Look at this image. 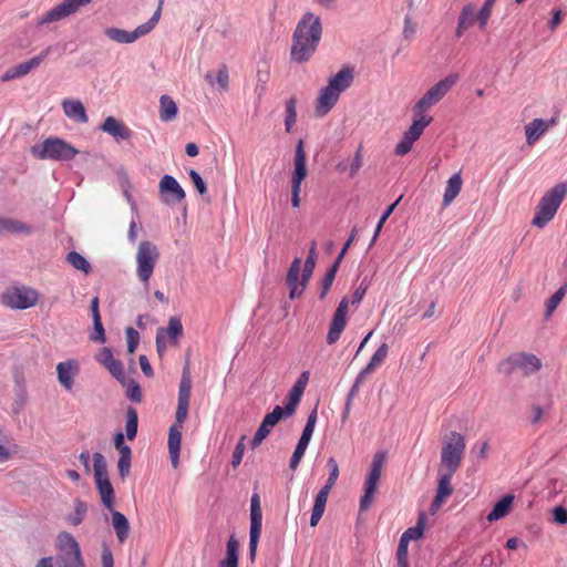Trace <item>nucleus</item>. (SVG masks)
Returning a JSON list of instances; mask_svg holds the SVG:
<instances>
[{
  "label": "nucleus",
  "instance_id": "obj_1",
  "mask_svg": "<svg viewBox=\"0 0 567 567\" xmlns=\"http://www.w3.org/2000/svg\"><path fill=\"white\" fill-rule=\"evenodd\" d=\"M322 37V23L319 16L306 12L298 21L290 49L291 60L305 63L315 54Z\"/></svg>",
  "mask_w": 567,
  "mask_h": 567
},
{
  "label": "nucleus",
  "instance_id": "obj_2",
  "mask_svg": "<svg viewBox=\"0 0 567 567\" xmlns=\"http://www.w3.org/2000/svg\"><path fill=\"white\" fill-rule=\"evenodd\" d=\"M192 391V378L188 369L183 370L182 379L178 388L177 409L175 413V421L168 430V453L174 468L179 464V452L182 443L183 424L188 415V406Z\"/></svg>",
  "mask_w": 567,
  "mask_h": 567
},
{
  "label": "nucleus",
  "instance_id": "obj_3",
  "mask_svg": "<svg viewBox=\"0 0 567 567\" xmlns=\"http://www.w3.org/2000/svg\"><path fill=\"white\" fill-rule=\"evenodd\" d=\"M56 555L41 558L35 567H85L81 547L69 532L56 536Z\"/></svg>",
  "mask_w": 567,
  "mask_h": 567
},
{
  "label": "nucleus",
  "instance_id": "obj_4",
  "mask_svg": "<svg viewBox=\"0 0 567 567\" xmlns=\"http://www.w3.org/2000/svg\"><path fill=\"white\" fill-rule=\"evenodd\" d=\"M354 80L353 69L343 66L337 74L328 80L327 86L321 89L317 99L316 115L324 116L337 104L340 94L348 90Z\"/></svg>",
  "mask_w": 567,
  "mask_h": 567
},
{
  "label": "nucleus",
  "instance_id": "obj_5",
  "mask_svg": "<svg viewBox=\"0 0 567 567\" xmlns=\"http://www.w3.org/2000/svg\"><path fill=\"white\" fill-rule=\"evenodd\" d=\"M30 152L37 159L55 162H69L79 154V150L69 142L54 136L35 143L32 145Z\"/></svg>",
  "mask_w": 567,
  "mask_h": 567
},
{
  "label": "nucleus",
  "instance_id": "obj_6",
  "mask_svg": "<svg viewBox=\"0 0 567 567\" xmlns=\"http://www.w3.org/2000/svg\"><path fill=\"white\" fill-rule=\"evenodd\" d=\"M567 195V184L559 183L551 187L540 198L532 225L538 228L545 227L556 215L557 209Z\"/></svg>",
  "mask_w": 567,
  "mask_h": 567
},
{
  "label": "nucleus",
  "instance_id": "obj_7",
  "mask_svg": "<svg viewBox=\"0 0 567 567\" xmlns=\"http://www.w3.org/2000/svg\"><path fill=\"white\" fill-rule=\"evenodd\" d=\"M386 456L388 453L385 451H379L372 457L369 473L363 484V495L361 496L359 504L361 512L368 511L374 501V495L379 487V482L386 461Z\"/></svg>",
  "mask_w": 567,
  "mask_h": 567
},
{
  "label": "nucleus",
  "instance_id": "obj_8",
  "mask_svg": "<svg viewBox=\"0 0 567 567\" xmlns=\"http://www.w3.org/2000/svg\"><path fill=\"white\" fill-rule=\"evenodd\" d=\"M93 471L101 503L105 508L112 509L115 501V492L109 478L106 460L100 452L93 453Z\"/></svg>",
  "mask_w": 567,
  "mask_h": 567
},
{
  "label": "nucleus",
  "instance_id": "obj_9",
  "mask_svg": "<svg viewBox=\"0 0 567 567\" xmlns=\"http://www.w3.org/2000/svg\"><path fill=\"white\" fill-rule=\"evenodd\" d=\"M542 360L527 352H516L502 360L498 364V372L511 375L516 371H522L524 375H530L542 369Z\"/></svg>",
  "mask_w": 567,
  "mask_h": 567
},
{
  "label": "nucleus",
  "instance_id": "obj_10",
  "mask_svg": "<svg viewBox=\"0 0 567 567\" xmlns=\"http://www.w3.org/2000/svg\"><path fill=\"white\" fill-rule=\"evenodd\" d=\"M163 1L164 0H159L158 8L153 13V16L150 18L148 21H146L145 23H142L141 25L135 28L133 31H126L124 29L112 27V28L105 29V31H104L105 35L114 42L127 44V43H133L137 39L148 34L155 28V25L157 24V22L161 19Z\"/></svg>",
  "mask_w": 567,
  "mask_h": 567
},
{
  "label": "nucleus",
  "instance_id": "obj_11",
  "mask_svg": "<svg viewBox=\"0 0 567 567\" xmlns=\"http://www.w3.org/2000/svg\"><path fill=\"white\" fill-rule=\"evenodd\" d=\"M465 447V437L458 432H451L449 440L442 446L441 466L446 472L455 473L461 465Z\"/></svg>",
  "mask_w": 567,
  "mask_h": 567
},
{
  "label": "nucleus",
  "instance_id": "obj_12",
  "mask_svg": "<svg viewBox=\"0 0 567 567\" xmlns=\"http://www.w3.org/2000/svg\"><path fill=\"white\" fill-rule=\"evenodd\" d=\"M159 258V252L157 247L148 241L144 240L141 241L137 248L136 252V275L137 278L145 284V286L148 285L150 279L153 275L154 268L156 266V262Z\"/></svg>",
  "mask_w": 567,
  "mask_h": 567
},
{
  "label": "nucleus",
  "instance_id": "obj_13",
  "mask_svg": "<svg viewBox=\"0 0 567 567\" xmlns=\"http://www.w3.org/2000/svg\"><path fill=\"white\" fill-rule=\"evenodd\" d=\"M458 80V75L453 73L449 74L444 79L440 80L434 84L427 92L416 102L415 110L423 112L427 107L440 102L447 92L455 85Z\"/></svg>",
  "mask_w": 567,
  "mask_h": 567
},
{
  "label": "nucleus",
  "instance_id": "obj_14",
  "mask_svg": "<svg viewBox=\"0 0 567 567\" xmlns=\"http://www.w3.org/2000/svg\"><path fill=\"white\" fill-rule=\"evenodd\" d=\"M261 528L262 511L260 507V496L255 492L250 498L249 557L251 560L256 557Z\"/></svg>",
  "mask_w": 567,
  "mask_h": 567
},
{
  "label": "nucleus",
  "instance_id": "obj_15",
  "mask_svg": "<svg viewBox=\"0 0 567 567\" xmlns=\"http://www.w3.org/2000/svg\"><path fill=\"white\" fill-rule=\"evenodd\" d=\"M317 417H318V414H317V406H316L309 413V415L307 417L306 425L302 430L301 436H300V439L295 447V451L290 457L289 467L293 471L299 466L300 461L303 457L306 450L311 441V437H312V434L315 431V426L317 423Z\"/></svg>",
  "mask_w": 567,
  "mask_h": 567
},
{
  "label": "nucleus",
  "instance_id": "obj_16",
  "mask_svg": "<svg viewBox=\"0 0 567 567\" xmlns=\"http://www.w3.org/2000/svg\"><path fill=\"white\" fill-rule=\"evenodd\" d=\"M92 0H64L47 11L39 20V24L60 21L75 13L81 7L90 4Z\"/></svg>",
  "mask_w": 567,
  "mask_h": 567
},
{
  "label": "nucleus",
  "instance_id": "obj_17",
  "mask_svg": "<svg viewBox=\"0 0 567 567\" xmlns=\"http://www.w3.org/2000/svg\"><path fill=\"white\" fill-rule=\"evenodd\" d=\"M161 199L166 205L179 204L185 200L186 193L172 175H164L158 185Z\"/></svg>",
  "mask_w": 567,
  "mask_h": 567
},
{
  "label": "nucleus",
  "instance_id": "obj_18",
  "mask_svg": "<svg viewBox=\"0 0 567 567\" xmlns=\"http://www.w3.org/2000/svg\"><path fill=\"white\" fill-rule=\"evenodd\" d=\"M349 309V300L342 298L339 302L330 322L329 331L327 334V343L334 344L343 332L347 324V316Z\"/></svg>",
  "mask_w": 567,
  "mask_h": 567
},
{
  "label": "nucleus",
  "instance_id": "obj_19",
  "mask_svg": "<svg viewBox=\"0 0 567 567\" xmlns=\"http://www.w3.org/2000/svg\"><path fill=\"white\" fill-rule=\"evenodd\" d=\"M48 53L49 49H45L40 54L29 59L28 61H24L22 63H19L7 69L4 73L1 75V81L8 82L27 75L42 63V61L47 58Z\"/></svg>",
  "mask_w": 567,
  "mask_h": 567
},
{
  "label": "nucleus",
  "instance_id": "obj_20",
  "mask_svg": "<svg viewBox=\"0 0 567 567\" xmlns=\"http://www.w3.org/2000/svg\"><path fill=\"white\" fill-rule=\"evenodd\" d=\"M6 299V303L12 309H28L37 303L39 293L33 289L22 287L7 293Z\"/></svg>",
  "mask_w": 567,
  "mask_h": 567
},
{
  "label": "nucleus",
  "instance_id": "obj_21",
  "mask_svg": "<svg viewBox=\"0 0 567 567\" xmlns=\"http://www.w3.org/2000/svg\"><path fill=\"white\" fill-rule=\"evenodd\" d=\"M301 271V259L295 258L289 266L286 282L289 288V298L291 300L299 298L305 289L300 286Z\"/></svg>",
  "mask_w": 567,
  "mask_h": 567
},
{
  "label": "nucleus",
  "instance_id": "obj_22",
  "mask_svg": "<svg viewBox=\"0 0 567 567\" xmlns=\"http://www.w3.org/2000/svg\"><path fill=\"white\" fill-rule=\"evenodd\" d=\"M308 379H309V372L303 371L300 374L297 382L293 384L290 392L288 393V395L286 398V402H285V405L287 406V412H288L287 416H291L295 413L296 408L299 404L301 395H302L305 388L308 383Z\"/></svg>",
  "mask_w": 567,
  "mask_h": 567
},
{
  "label": "nucleus",
  "instance_id": "obj_23",
  "mask_svg": "<svg viewBox=\"0 0 567 567\" xmlns=\"http://www.w3.org/2000/svg\"><path fill=\"white\" fill-rule=\"evenodd\" d=\"M34 231L35 227L32 225L16 218L0 216V237L6 234L32 235Z\"/></svg>",
  "mask_w": 567,
  "mask_h": 567
},
{
  "label": "nucleus",
  "instance_id": "obj_24",
  "mask_svg": "<svg viewBox=\"0 0 567 567\" xmlns=\"http://www.w3.org/2000/svg\"><path fill=\"white\" fill-rule=\"evenodd\" d=\"M79 370L76 360H66L56 365L58 380L65 390L73 388V378L79 373Z\"/></svg>",
  "mask_w": 567,
  "mask_h": 567
},
{
  "label": "nucleus",
  "instance_id": "obj_25",
  "mask_svg": "<svg viewBox=\"0 0 567 567\" xmlns=\"http://www.w3.org/2000/svg\"><path fill=\"white\" fill-rule=\"evenodd\" d=\"M307 157L303 150V141L300 140L296 145L295 167L292 173L291 185L301 186L302 181L307 176Z\"/></svg>",
  "mask_w": 567,
  "mask_h": 567
},
{
  "label": "nucleus",
  "instance_id": "obj_26",
  "mask_svg": "<svg viewBox=\"0 0 567 567\" xmlns=\"http://www.w3.org/2000/svg\"><path fill=\"white\" fill-rule=\"evenodd\" d=\"M100 130L112 135L116 141H125L131 137V130L113 116L106 117Z\"/></svg>",
  "mask_w": 567,
  "mask_h": 567
},
{
  "label": "nucleus",
  "instance_id": "obj_27",
  "mask_svg": "<svg viewBox=\"0 0 567 567\" xmlns=\"http://www.w3.org/2000/svg\"><path fill=\"white\" fill-rule=\"evenodd\" d=\"M62 109L65 116L72 121L78 123H86L89 121L84 105L79 100H64Z\"/></svg>",
  "mask_w": 567,
  "mask_h": 567
},
{
  "label": "nucleus",
  "instance_id": "obj_28",
  "mask_svg": "<svg viewBox=\"0 0 567 567\" xmlns=\"http://www.w3.org/2000/svg\"><path fill=\"white\" fill-rule=\"evenodd\" d=\"M112 515V526L115 530L117 540L123 544L130 535V522L124 514L114 509H109Z\"/></svg>",
  "mask_w": 567,
  "mask_h": 567
},
{
  "label": "nucleus",
  "instance_id": "obj_29",
  "mask_svg": "<svg viewBox=\"0 0 567 567\" xmlns=\"http://www.w3.org/2000/svg\"><path fill=\"white\" fill-rule=\"evenodd\" d=\"M514 502V495L506 494L501 499H498L495 505L493 506L492 511L487 515L488 522H495L503 517H505L513 505Z\"/></svg>",
  "mask_w": 567,
  "mask_h": 567
},
{
  "label": "nucleus",
  "instance_id": "obj_30",
  "mask_svg": "<svg viewBox=\"0 0 567 567\" xmlns=\"http://www.w3.org/2000/svg\"><path fill=\"white\" fill-rule=\"evenodd\" d=\"M317 244L316 241H312L309 248V254L305 260L303 269L301 271V278H300V286H302V289H306L309 279L312 276V272L316 267L317 261Z\"/></svg>",
  "mask_w": 567,
  "mask_h": 567
},
{
  "label": "nucleus",
  "instance_id": "obj_31",
  "mask_svg": "<svg viewBox=\"0 0 567 567\" xmlns=\"http://www.w3.org/2000/svg\"><path fill=\"white\" fill-rule=\"evenodd\" d=\"M178 107L169 95H162L159 99V118L162 122H171L176 118Z\"/></svg>",
  "mask_w": 567,
  "mask_h": 567
},
{
  "label": "nucleus",
  "instance_id": "obj_32",
  "mask_svg": "<svg viewBox=\"0 0 567 567\" xmlns=\"http://www.w3.org/2000/svg\"><path fill=\"white\" fill-rule=\"evenodd\" d=\"M462 188V177L460 173L453 174L447 183L443 195V205H450L460 194Z\"/></svg>",
  "mask_w": 567,
  "mask_h": 567
},
{
  "label": "nucleus",
  "instance_id": "obj_33",
  "mask_svg": "<svg viewBox=\"0 0 567 567\" xmlns=\"http://www.w3.org/2000/svg\"><path fill=\"white\" fill-rule=\"evenodd\" d=\"M546 121L543 118H534L527 125H525V135L526 141L529 145L534 144L536 141L540 138V136L546 132Z\"/></svg>",
  "mask_w": 567,
  "mask_h": 567
},
{
  "label": "nucleus",
  "instance_id": "obj_34",
  "mask_svg": "<svg viewBox=\"0 0 567 567\" xmlns=\"http://www.w3.org/2000/svg\"><path fill=\"white\" fill-rule=\"evenodd\" d=\"M239 543L235 535H231L226 545V556L220 561V567H238Z\"/></svg>",
  "mask_w": 567,
  "mask_h": 567
},
{
  "label": "nucleus",
  "instance_id": "obj_35",
  "mask_svg": "<svg viewBox=\"0 0 567 567\" xmlns=\"http://www.w3.org/2000/svg\"><path fill=\"white\" fill-rule=\"evenodd\" d=\"M138 430V414L135 408L126 409L125 435L132 441L136 437Z\"/></svg>",
  "mask_w": 567,
  "mask_h": 567
},
{
  "label": "nucleus",
  "instance_id": "obj_36",
  "mask_svg": "<svg viewBox=\"0 0 567 567\" xmlns=\"http://www.w3.org/2000/svg\"><path fill=\"white\" fill-rule=\"evenodd\" d=\"M432 121V116H421L413 121L412 125L404 132V134L415 142L420 138L425 127L429 126Z\"/></svg>",
  "mask_w": 567,
  "mask_h": 567
},
{
  "label": "nucleus",
  "instance_id": "obj_37",
  "mask_svg": "<svg viewBox=\"0 0 567 567\" xmlns=\"http://www.w3.org/2000/svg\"><path fill=\"white\" fill-rule=\"evenodd\" d=\"M340 262H341L340 260L336 259L334 262L331 265V267L327 270V272L322 279V282H321V288H320V292H319L320 299H324L327 297L328 291L330 290L333 281H334L336 274L339 269Z\"/></svg>",
  "mask_w": 567,
  "mask_h": 567
},
{
  "label": "nucleus",
  "instance_id": "obj_38",
  "mask_svg": "<svg viewBox=\"0 0 567 567\" xmlns=\"http://www.w3.org/2000/svg\"><path fill=\"white\" fill-rule=\"evenodd\" d=\"M454 473L445 472L440 475L437 489H436V497L437 501H444L446 497H449L453 493V488L451 486V480L453 477Z\"/></svg>",
  "mask_w": 567,
  "mask_h": 567
},
{
  "label": "nucleus",
  "instance_id": "obj_39",
  "mask_svg": "<svg viewBox=\"0 0 567 567\" xmlns=\"http://www.w3.org/2000/svg\"><path fill=\"white\" fill-rule=\"evenodd\" d=\"M425 514L421 513L414 526L409 527L401 536L404 542L421 539L424 535Z\"/></svg>",
  "mask_w": 567,
  "mask_h": 567
},
{
  "label": "nucleus",
  "instance_id": "obj_40",
  "mask_svg": "<svg viewBox=\"0 0 567 567\" xmlns=\"http://www.w3.org/2000/svg\"><path fill=\"white\" fill-rule=\"evenodd\" d=\"M126 389V396L134 403H141L143 400L142 388L134 379L125 378L124 382L121 383Z\"/></svg>",
  "mask_w": 567,
  "mask_h": 567
},
{
  "label": "nucleus",
  "instance_id": "obj_41",
  "mask_svg": "<svg viewBox=\"0 0 567 567\" xmlns=\"http://www.w3.org/2000/svg\"><path fill=\"white\" fill-rule=\"evenodd\" d=\"M66 261L76 270H81L85 274H89L91 270L89 260L78 251H70L66 255Z\"/></svg>",
  "mask_w": 567,
  "mask_h": 567
},
{
  "label": "nucleus",
  "instance_id": "obj_42",
  "mask_svg": "<svg viewBox=\"0 0 567 567\" xmlns=\"http://www.w3.org/2000/svg\"><path fill=\"white\" fill-rule=\"evenodd\" d=\"M567 292V282H564L559 289L547 300L545 317L549 318L557 309Z\"/></svg>",
  "mask_w": 567,
  "mask_h": 567
},
{
  "label": "nucleus",
  "instance_id": "obj_43",
  "mask_svg": "<svg viewBox=\"0 0 567 567\" xmlns=\"http://www.w3.org/2000/svg\"><path fill=\"white\" fill-rule=\"evenodd\" d=\"M297 99L295 96L290 97L286 102V117H285V128L287 132H290L292 126L297 121Z\"/></svg>",
  "mask_w": 567,
  "mask_h": 567
},
{
  "label": "nucleus",
  "instance_id": "obj_44",
  "mask_svg": "<svg viewBox=\"0 0 567 567\" xmlns=\"http://www.w3.org/2000/svg\"><path fill=\"white\" fill-rule=\"evenodd\" d=\"M165 333L168 334L171 341L176 343L178 338L183 336V324L178 317H171L168 319L167 328L164 329Z\"/></svg>",
  "mask_w": 567,
  "mask_h": 567
},
{
  "label": "nucleus",
  "instance_id": "obj_45",
  "mask_svg": "<svg viewBox=\"0 0 567 567\" xmlns=\"http://www.w3.org/2000/svg\"><path fill=\"white\" fill-rule=\"evenodd\" d=\"M287 406L281 408L280 405H276L274 410L266 414L262 422L272 430V427L284 417L287 416Z\"/></svg>",
  "mask_w": 567,
  "mask_h": 567
},
{
  "label": "nucleus",
  "instance_id": "obj_46",
  "mask_svg": "<svg viewBox=\"0 0 567 567\" xmlns=\"http://www.w3.org/2000/svg\"><path fill=\"white\" fill-rule=\"evenodd\" d=\"M87 506L86 504L81 499L74 501V514L68 516V522L72 524L73 526H79L84 518V515L86 514Z\"/></svg>",
  "mask_w": 567,
  "mask_h": 567
},
{
  "label": "nucleus",
  "instance_id": "obj_47",
  "mask_svg": "<svg viewBox=\"0 0 567 567\" xmlns=\"http://www.w3.org/2000/svg\"><path fill=\"white\" fill-rule=\"evenodd\" d=\"M495 1L496 0H485L482 8L476 13L478 27L481 30L486 28Z\"/></svg>",
  "mask_w": 567,
  "mask_h": 567
},
{
  "label": "nucleus",
  "instance_id": "obj_48",
  "mask_svg": "<svg viewBox=\"0 0 567 567\" xmlns=\"http://www.w3.org/2000/svg\"><path fill=\"white\" fill-rule=\"evenodd\" d=\"M111 375L116 379L120 383L125 380V372L122 361L114 359L109 365L105 367Z\"/></svg>",
  "mask_w": 567,
  "mask_h": 567
},
{
  "label": "nucleus",
  "instance_id": "obj_49",
  "mask_svg": "<svg viewBox=\"0 0 567 567\" xmlns=\"http://www.w3.org/2000/svg\"><path fill=\"white\" fill-rule=\"evenodd\" d=\"M470 14V4H466L463 7L458 19H457V27L455 30V37L461 38L464 34V31L470 28L467 25V16Z\"/></svg>",
  "mask_w": 567,
  "mask_h": 567
},
{
  "label": "nucleus",
  "instance_id": "obj_50",
  "mask_svg": "<svg viewBox=\"0 0 567 567\" xmlns=\"http://www.w3.org/2000/svg\"><path fill=\"white\" fill-rule=\"evenodd\" d=\"M470 14V4H466L463 7L458 19H457V27L455 30V37L461 38L464 34V31L470 28L467 25V16Z\"/></svg>",
  "mask_w": 567,
  "mask_h": 567
},
{
  "label": "nucleus",
  "instance_id": "obj_51",
  "mask_svg": "<svg viewBox=\"0 0 567 567\" xmlns=\"http://www.w3.org/2000/svg\"><path fill=\"white\" fill-rule=\"evenodd\" d=\"M90 339L95 342L104 343L106 341L105 330L102 323V319H93V332Z\"/></svg>",
  "mask_w": 567,
  "mask_h": 567
},
{
  "label": "nucleus",
  "instance_id": "obj_52",
  "mask_svg": "<svg viewBox=\"0 0 567 567\" xmlns=\"http://www.w3.org/2000/svg\"><path fill=\"white\" fill-rule=\"evenodd\" d=\"M126 342H127V352H135L138 343H140V333L132 327L126 328Z\"/></svg>",
  "mask_w": 567,
  "mask_h": 567
},
{
  "label": "nucleus",
  "instance_id": "obj_53",
  "mask_svg": "<svg viewBox=\"0 0 567 567\" xmlns=\"http://www.w3.org/2000/svg\"><path fill=\"white\" fill-rule=\"evenodd\" d=\"M327 466L329 467V476L326 482L328 486H334L338 477H339V466L337 461L333 457H329L327 461Z\"/></svg>",
  "mask_w": 567,
  "mask_h": 567
},
{
  "label": "nucleus",
  "instance_id": "obj_54",
  "mask_svg": "<svg viewBox=\"0 0 567 567\" xmlns=\"http://www.w3.org/2000/svg\"><path fill=\"white\" fill-rule=\"evenodd\" d=\"M413 144L414 141H412V138L403 134L401 141L396 144L394 148L395 155L403 156L408 154L412 150Z\"/></svg>",
  "mask_w": 567,
  "mask_h": 567
},
{
  "label": "nucleus",
  "instance_id": "obj_55",
  "mask_svg": "<svg viewBox=\"0 0 567 567\" xmlns=\"http://www.w3.org/2000/svg\"><path fill=\"white\" fill-rule=\"evenodd\" d=\"M388 353H389V346L385 342H383L375 350V352L373 353V355L370 359V362L372 364H374L375 367H379L384 361Z\"/></svg>",
  "mask_w": 567,
  "mask_h": 567
},
{
  "label": "nucleus",
  "instance_id": "obj_56",
  "mask_svg": "<svg viewBox=\"0 0 567 567\" xmlns=\"http://www.w3.org/2000/svg\"><path fill=\"white\" fill-rule=\"evenodd\" d=\"M188 175H189L194 186L196 187L197 192L200 195L206 194L207 193V186H206L205 181L200 176V174L197 171H195V169H190L188 172Z\"/></svg>",
  "mask_w": 567,
  "mask_h": 567
},
{
  "label": "nucleus",
  "instance_id": "obj_57",
  "mask_svg": "<svg viewBox=\"0 0 567 567\" xmlns=\"http://www.w3.org/2000/svg\"><path fill=\"white\" fill-rule=\"evenodd\" d=\"M324 509H326L324 504L315 501V504H313V507L311 511V516H310V526L311 527H315L318 525L319 520L321 519V517L324 513Z\"/></svg>",
  "mask_w": 567,
  "mask_h": 567
},
{
  "label": "nucleus",
  "instance_id": "obj_58",
  "mask_svg": "<svg viewBox=\"0 0 567 567\" xmlns=\"http://www.w3.org/2000/svg\"><path fill=\"white\" fill-rule=\"evenodd\" d=\"M245 436H243L239 442L236 444L235 446V450H234V453H233V458H231V465L233 467H237L240 463H241V460H243V455H244V452H245Z\"/></svg>",
  "mask_w": 567,
  "mask_h": 567
},
{
  "label": "nucleus",
  "instance_id": "obj_59",
  "mask_svg": "<svg viewBox=\"0 0 567 567\" xmlns=\"http://www.w3.org/2000/svg\"><path fill=\"white\" fill-rule=\"evenodd\" d=\"M415 32H416V25H415V23H413L411 16L406 14L404 17V27H403L402 35L404 39L411 40L415 35Z\"/></svg>",
  "mask_w": 567,
  "mask_h": 567
},
{
  "label": "nucleus",
  "instance_id": "obj_60",
  "mask_svg": "<svg viewBox=\"0 0 567 567\" xmlns=\"http://www.w3.org/2000/svg\"><path fill=\"white\" fill-rule=\"evenodd\" d=\"M102 567H114L113 553L107 544H103L101 554Z\"/></svg>",
  "mask_w": 567,
  "mask_h": 567
},
{
  "label": "nucleus",
  "instance_id": "obj_61",
  "mask_svg": "<svg viewBox=\"0 0 567 567\" xmlns=\"http://www.w3.org/2000/svg\"><path fill=\"white\" fill-rule=\"evenodd\" d=\"M131 461H132V458L118 457L117 470H118V475L121 476L122 480L126 478L130 475Z\"/></svg>",
  "mask_w": 567,
  "mask_h": 567
},
{
  "label": "nucleus",
  "instance_id": "obj_62",
  "mask_svg": "<svg viewBox=\"0 0 567 567\" xmlns=\"http://www.w3.org/2000/svg\"><path fill=\"white\" fill-rule=\"evenodd\" d=\"M488 449H489L488 442L485 441V442L481 443L480 445L477 443L474 444V446L471 450V453L475 457L484 460V458H486V456L488 454Z\"/></svg>",
  "mask_w": 567,
  "mask_h": 567
},
{
  "label": "nucleus",
  "instance_id": "obj_63",
  "mask_svg": "<svg viewBox=\"0 0 567 567\" xmlns=\"http://www.w3.org/2000/svg\"><path fill=\"white\" fill-rule=\"evenodd\" d=\"M553 519L558 525L567 524V509L564 506H556L553 509Z\"/></svg>",
  "mask_w": 567,
  "mask_h": 567
},
{
  "label": "nucleus",
  "instance_id": "obj_64",
  "mask_svg": "<svg viewBox=\"0 0 567 567\" xmlns=\"http://www.w3.org/2000/svg\"><path fill=\"white\" fill-rule=\"evenodd\" d=\"M113 352L110 348H103L97 355L96 360L103 365H109L114 360Z\"/></svg>",
  "mask_w": 567,
  "mask_h": 567
}]
</instances>
